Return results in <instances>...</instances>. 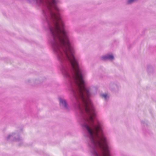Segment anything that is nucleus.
Instances as JSON below:
<instances>
[{
	"mask_svg": "<svg viewBox=\"0 0 156 156\" xmlns=\"http://www.w3.org/2000/svg\"><path fill=\"white\" fill-rule=\"evenodd\" d=\"M135 0H128L127 3L128 4H130L133 2Z\"/></svg>",
	"mask_w": 156,
	"mask_h": 156,
	"instance_id": "nucleus-5",
	"label": "nucleus"
},
{
	"mask_svg": "<svg viewBox=\"0 0 156 156\" xmlns=\"http://www.w3.org/2000/svg\"><path fill=\"white\" fill-rule=\"evenodd\" d=\"M51 16L55 21L54 28L50 29L55 41L53 48L56 51L59 53V54H63L61 51L62 50L70 61L74 71L75 81L78 88V97L82 99L83 108L88 115V121L93 122L95 114L94 108L89 98L90 94L88 90L85 87V83L73 55V49L70 45L66 33L63 28V23L59 15H51Z\"/></svg>",
	"mask_w": 156,
	"mask_h": 156,
	"instance_id": "nucleus-1",
	"label": "nucleus"
},
{
	"mask_svg": "<svg viewBox=\"0 0 156 156\" xmlns=\"http://www.w3.org/2000/svg\"><path fill=\"white\" fill-rule=\"evenodd\" d=\"M102 97L104 98L105 99H106L107 96V94H103L102 95Z\"/></svg>",
	"mask_w": 156,
	"mask_h": 156,
	"instance_id": "nucleus-6",
	"label": "nucleus"
},
{
	"mask_svg": "<svg viewBox=\"0 0 156 156\" xmlns=\"http://www.w3.org/2000/svg\"><path fill=\"white\" fill-rule=\"evenodd\" d=\"M38 4H43L45 3L48 9L50 10L57 11L58 9L56 6V2L55 0H34Z\"/></svg>",
	"mask_w": 156,
	"mask_h": 156,
	"instance_id": "nucleus-2",
	"label": "nucleus"
},
{
	"mask_svg": "<svg viewBox=\"0 0 156 156\" xmlns=\"http://www.w3.org/2000/svg\"><path fill=\"white\" fill-rule=\"evenodd\" d=\"M59 101L60 104H61L62 105L65 107H66V102L65 100H62V99H60Z\"/></svg>",
	"mask_w": 156,
	"mask_h": 156,
	"instance_id": "nucleus-4",
	"label": "nucleus"
},
{
	"mask_svg": "<svg viewBox=\"0 0 156 156\" xmlns=\"http://www.w3.org/2000/svg\"><path fill=\"white\" fill-rule=\"evenodd\" d=\"M103 59L105 60L106 59H109L110 60H112L113 59L114 57L112 55H108L107 56H103L102 58Z\"/></svg>",
	"mask_w": 156,
	"mask_h": 156,
	"instance_id": "nucleus-3",
	"label": "nucleus"
}]
</instances>
